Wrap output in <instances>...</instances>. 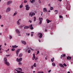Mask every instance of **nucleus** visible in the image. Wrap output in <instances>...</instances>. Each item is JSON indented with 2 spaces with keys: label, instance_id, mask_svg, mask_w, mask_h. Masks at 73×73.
Segmentation results:
<instances>
[{
  "label": "nucleus",
  "instance_id": "nucleus-1",
  "mask_svg": "<svg viewBox=\"0 0 73 73\" xmlns=\"http://www.w3.org/2000/svg\"><path fill=\"white\" fill-rule=\"evenodd\" d=\"M4 62L5 64L7 65V66H9V63L7 62V58L5 57L4 58Z\"/></svg>",
  "mask_w": 73,
  "mask_h": 73
},
{
  "label": "nucleus",
  "instance_id": "nucleus-2",
  "mask_svg": "<svg viewBox=\"0 0 73 73\" xmlns=\"http://www.w3.org/2000/svg\"><path fill=\"white\" fill-rule=\"evenodd\" d=\"M66 8V9L67 10H70V3H67V5Z\"/></svg>",
  "mask_w": 73,
  "mask_h": 73
},
{
  "label": "nucleus",
  "instance_id": "nucleus-3",
  "mask_svg": "<svg viewBox=\"0 0 73 73\" xmlns=\"http://www.w3.org/2000/svg\"><path fill=\"white\" fill-rule=\"evenodd\" d=\"M26 8V9L27 11H28L29 9V8H30V7H29V5H26L25 6Z\"/></svg>",
  "mask_w": 73,
  "mask_h": 73
},
{
  "label": "nucleus",
  "instance_id": "nucleus-4",
  "mask_svg": "<svg viewBox=\"0 0 73 73\" xmlns=\"http://www.w3.org/2000/svg\"><path fill=\"white\" fill-rule=\"evenodd\" d=\"M23 60V58H21L20 59H18V58H17V61L18 62H21V61H22Z\"/></svg>",
  "mask_w": 73,
  "mask_h": 73
},
{
  "label": "nucleus",
  "instance_id": "nucleus-5",
  "mask_svg": "<svg viewBox=\"0 0 73 73\" xmlns=\"http://www.w3.org/2000/svg\"><path fill=\"white\" fill-rule=\"evenodd\" d=\"M12 3L11 1H9L7 2V5H9L11 4Z\"/></svg>",
  "mask_w": 73,
  "mask_h": 73
},
{
  "label": "nucleus",
  "instance_id": "nucleus-6",
  "mask_svg": "<svg viewBox=\"0 0 73 73\" xmlns=\"http://www.w3.org/2000/svg\"><path fill=\"white\" fill-rule=\"evenodd\" d=\"M21 50V49H19L17 50V51L16 52V54H17V56H18V55L19 54V52H20V51Z\"/></svg>",
  "mask_w": 73,
  "mask_h": 73
},
{
  "label": "nucleus",
  "instance_id": "nucleus-7",
  "mask_svg": "<svg viewBox=\"0 0 73 73\" xmlns=\"http://www.w3.org/2000/svg\"><path fill=\"white\" fill-rule=\"evenodd\" d=\"M38 36H39L40 38H42V34L41 33H39L38 34Z\"/></svg>",
  "mask_w": 73,
  "mask_h": 73
},
{
  "label": "nucleus",
  "instance_id": "nucleus-8",
  "mask_svg": "<svg viewBox=\"0 0 73 73\" xmlns=\"http://www.w3.org/2000/svg\"><path fill=\"white\" fill-rule=\"evenodd\" d=\"M33 57H32V60H34L35 59V58H36V57H35V53H34L33 54Z\"/></svg>",
  "mask_w": 73,
  "mask_h": 73
},
{
  "label": "nucleus",
  "instance_id": "nucleus-9",
  "mask_svg": "<svg viewBox=\"0 0 73 73\" xmlns=\"http://www.w3.org/2000/svg\"><path fill=\"white\" fill-rule=\"evenodd\" d=\"M29 28V26H26L24 27V29H28V28Z\"/></svg>",
  "mask_w": 73,
  "mask_h": 73
},
{
  "label": "nucleus",
  "instance_id": "nucleus-10",
  "mask_svg": "<svg viewBox=\"0 0 73 73\" xmlns=\"http://www.w3.org/2000/svg\"><path fill=\"white\" fill-rule=\"evenodd\" d=\"M21 42L22 44H23L24 45H26L27 44V43H26V42L24 41H21Z\"/></svg>",
  "mask_w": 73,
  "mask_h": 73
},
{
  "label": "nucleus",
  "instance_id": "nucleus-11",
  "mask_svg": "<svg viewBox=\"0 0 73 73\" xmlns=\"http://www.w3.org/2000/svg\"><path fill=\"white\" fill-rule=\"evenodd\" d=\"M46 21L47 22V23H50V22H51V21L49 20L48 19H47Z\"/></svg>",
  "mask_w": 73,
  "mask_h": 73
},
{
  "label": "nucleus",
  "instance_id": "nucleus-12",
  "mask_svg": "<svg viewBox=\"0 0 73 73\" xmlns=\"http://www.w3.org/2000/svg\"><path fill=\"white\" fill-rule=\"evenodd\" d=\"M10 11L11 8H8L6 10L7 12H9V11Z\"/></svg>",
  "mask_w": 73,
  "mask_h": 73
},
{
  "label": "nucleus",
  "instance_id": "nucleus-13",
  "mask_svg": "<svg viewBox=\"0 0 73 73\" xmlns=\"http://www.w3.org/2000/svg\"><path fill=\"white\" fill-rule=\"evenodd\" d=\"M43 12H47V9L46 8H44L43 9Z\"/></svg>",
  "mask_w": 73,
  "mask_h": 73
},
{
  "label": "nucleus",
  "instance_id": "nucleus-14",
  "mask_svg": "<svg viewBox=\"0 0 73 73\" xmlns=\"http://www.w3.org/2000/svg\"><path fill=\"white\" fill-rule=\"evenodd\" d=\"M67 60H70L71 59V58H72V57L68 56V57H67Z\"/></svg>",
  "mask_w": 73,
  "mask_h": 73
},
{
  "label": "nucleus",
  "instance_id": "nucleus-15",
  "mask_svg": "<svg viewBox=\"0 0 73 73\" xmlns=\"http://www.w3.org/2000/svg\"><path fill=\"white\" fill-rule=\"evenodd\" d=\"M16 32H17L18 33H20V31L18 29L16 30Z\"/></svg>",
  "mask_w": 73,
  "mask_h": 73
},
{
  "label": "nucleus",
  "instance_id": "nucleus-16",
  "mask_svg": "<svg viewBox=\"0 0 73 73\" xmlns=\"http://www.w3.org/2000/svg\"><path fill=\"white\" fill-rule=\"evenodd\" d=\"M17 14V11H16L15 13L14 14L13 16H15V15H16Z\"/></svg>",
  "mask_w": 73,
  "mask_h": 73
},
{
  "label": "nucleus",
  "instance_id": "nucleus-17",
  "mask_svg": "<svg viewBox=\"0 0 73 73\" xmlns=\"http://www.w3.org/2000/svg\"><path fill=\"white\" fill-rule=\"evenodd\" d=\"M42 20H43V19H42V18H39V20L40 21H42Z\"/></svg>",
  "mask_w": 73,
  "mask_h": 73
},
{
  "label": "nucleus",
  "instance_id": "nucleus-18",
  "mask_svg": "<svg viewBox=\"0 0 73 73\" xmlns=\"http://www.w3.org/2000/svg\"><path fill=\"white\" fill-rule=\"evenodd\" d=\"M59 65L60 67H64V65H63L62 64L60 63Z\"/></svg>",
  "mask_w": 73,
  "mask_h": 73
},
{
  "label": "nucleus",
  "instance_id": "nucleus-19",
  "mask_svg": "<svg viewBox=\"0 0 73 73\" xmlns=\"http://www.w3.org/2000/svg\"><path fill=\"white\" fill-rule=\"evenodd\" d=\"M23 4L22 3L21 4L19 8H23Z\"/></svg>",
  "mask_w": 73,
  "mask_h": 73
},
{
  "label": "nucleus",
  "instance_id": "nucleus-20",
  "mask_svg": "<svg viewBox=\"0 0 73 73\" xmlns=\"http://www.w3.org/2000/svg\"><path fill=\"white\" fill-rule=\"evenodd\" d=\"M35 15V13H33L31 15V17H32L33 16Z\"/></svg>",
  "mask_w": 73,
  "mask_h": 73
},
{
  "label": "nucleus",
  "instance_id": "nucleus-21",
  "mask_svg": "<svg viewBox=\"0 0 73 73\" xmlns=\"http://www.w3.org/2000/svg\"><path fill=\"white\" fill-rule=\"evenodd\" d=\"M65 56V54H64L61 56V58H62V57H64Z\"/></svg>",
  "mask_w": 73,
  "mask_h": 73
},
{
  "label": "nucleus",
  "instance_id": "nucleus-22",
  "mask_svg": "<svg viewBox=\"0 0 73 73\" xmlns=\"http://www.w3.org/2000/svg\"><path fill=\"white\" fill-rule=\"evenodd\" d=\"M22 56H23V54L20 53L19 55V56L20 57H21Z\"/></svg>",
  "mask_w": 73,
  "mask_h": 73
},
{
  "label": "nucleus",
  "instance_id": "nucleus-23",
  "mask_svg": "<svg viewBox=\"0 0 73 73\" xmlns=\"http://www.w3.org/2000/svg\"><path fill=\"white\" fill-rule=\"evenodd\" d=\"M33 66H34V67H35V68H36V66H37L36 65V63H34Z\"/></svg>",
  "mask_w": 73,
  "mask_h": 73
},
{
  "label": "nucleus",
  "instance_id": "nucleus-24",
  "mask_svg": "<svg viewBox=\"0 0 73 73\" xmlns=\"http://www.w3.org/2000/svg\"><path fill=\"white\" fill-rule=\"evenodd\" d=\"M52 65L53 66H56V64H55V63H52Z\"/></svg>",
  "mask_w": 73,
  "mask_h": 73
},
{
  "label": "nucleus",
  "instance_id": "nucleus-25",
  "mask_svg": "<svg viewBox=\"0 0 73 73\" xmlns=\"http://www.w3.org/2000/svg\"><path fill=\"white\" fill-rule=\"evenodd\" d=\"M30 1H31V3H33L34 1H35V0H32L31 1L30 0Z\"/></svg>",
  "mask_w": 73,
  "mask_h": 73
},
{
  "label": "nucleus",
  "instance_id": "nucleus-26",
  "mask_svg": "<svg viewBox=\"0 0 73 73\" xmlns=\"http://www.w3.org/2000/svg\"><path fill=\"white\" fill-rule=\"evenodd\" d=\"M21 21V19L19 20V21L17 22V24L18 25H19V24H20V23H19V21Z\"/></svg>",
  "mask_w": 73,
  "mask_h": 73
},
{
  "label": "nucleus",
  "instance_id": "nucleus-27",
  "mask_svg": "<svg viewBox=\"0 0 73 73\" xmlns=\"http://www.w3.org/2000/svg\"><path fill=\"white\" fill-rule=\"evenodd\" d=\"M54 12H55V14H57L58 13V11L57 10H55Z\"/></svg>",
  "mask_w": 73,
  "mask_h": 73
},
{
  "label": "nucleus",
  "instance_id": "nucleus-28",
  "mask_svg": "<svg viewBox=\"0 0 73 73\" xmlns=\"http://www.w3.org/2000/svg\"><path fill=\"white\" fill-rule=\"evenodd\" d=\"M28 49H29V47H27L26 48L25 50L26 52H27V50H28Z\"/></svg>",
  "mask_w": 73,
  "mask_h": 73
},
{
  "label": "nucleus",
  "instance_id": "nucleus-29",
  "mask_svg": "<svg viewBox=\"0 0 73 73\" xmlns=\"http://www.w3.org/2000/svg\"><path fill=\"white\" fill-rule=\"evenodd\" d=\"M34 33H33V32H31V36H33V34Z\"/></svg>",
  "mask_w": 73,
  "mask_h": 73
},
{
  "label": "nucleus",
  "instance_id": "nucleus-30",
  "mask_svg": "<svg viewBox=\"0 0 73 73\" xmlns=\"http://www.w3.org/2000/svg\"><path fill=\"white\" fill-rule=\"evenodd\" d=\"M38 73H44V72L43 71H41V72L38 71Z\"/></svg>",
  "mask_w": 73,
  "mask_h": 73
},
{
  "label": "nucleus",
  "instance_id": "nucleus-31",
  "mask_svg": "<svg viewBox=\"0 0 73 73\" xmlns=\"http://www.w3.org/2000/svg\"><path fill=\"white\" fill-rule=\"evenodd\" d=\"M23 27V26L22 25H21L19 26V28H22V27Z\"/></svg>",
  "mask_w": 73,
  "mask_h": 73
},
{
  "label": "nucleus",
  "instance_id": "nucleus-32",
  "mask_svg": "<svg viewBox=\"0 0 73 73\" xmlns=\"http://www.w3.org/2000/svg\"><path fill=\"white\" fill-rule=\"evenodd\" d=\"M51 61L52 62H53V61H54V58L51 59Z\"/></svg>",
  "mask_w": 73,
  "mask_h": 73
},
{
  "label": "nucleus",
  "instance_id": "nucleus-33",
  "mask_svg": "<svg viewBox=\"0 0 73 73\" xmlns=\"http://www.w3.org/2000/svg\"><path fill=\"white\" fill-rule=\"evenodd\" d=\"M36 17H34V21H36Z\"/></svg>",
  "mask_w": 73,
  "mask_h": 73
},
{
  "label": "nucleus",
  "instance_id": "nucleus-34",
  "mask_svg": "<svg viewBox=\"0 0 73 73\" xmlns=\"http://www.w3.org/2000/svg\"><path fill=\"white\" fill-rule=\"evenodd\" d=\"M28 52L29 53H31V50H29L28 51Z\"/></svg>",
  "mask_w": 73,
  "mask_h": 73
},
{
  "label": "nucleus",
  "instance_id": "nucleus-35",
  "mask_svg": "<svg viewBox=\"0 0 73 73\" xmlns=\"http://www.w3.org/2000/svg\"><path fill=\"white\" fill-rule=\"evenodd\" d=\"M59 17L60 18V19H61V18H63V17H62V16L61 15H60Z\"/></svg>",
  "mask_w": 73,
  "mask_h": 73
},
{
  "label": "nucleus",
  "instance_id": "nucleus-36",
  "mask_svg": "<svg viewBox=\"0 0 73 73\" xmlns=\"http://www.w3.org/2000/svg\"><path fill=\"white\" fill-rule=\"evenodd\" d=\"M24 3H27V1L26 0H25L24 1Z\"/></svg>",
  "mask_w": 73,
  "mask_h": 73
},
{
  "label": "nucleus",
  "instance_id": "nucleus-37",
  "mask_svg": "<svg viewBox=\"0 0 73 73\" xmlns=\"http://www.w3.org/2000/svg\"><path fill=\"white\" fill-rule=\"evenodd\" d=\"M11 38H12V36L11 35H10V39L11 40Z\"/></svg>",
  "mask_w": 73,
  "mask_h": 73
},
{
  "label": "nucleus",
  "instance_id": "nucleus-38",
  "mask_svg": "<svg viewBox=\"0 0 73 73\" xmlns=\"http://www.w3.org/2000/svg\"><path fill=\"white\" fill-rule=\"evenodd\" d=\"M50 10H53V7H50Z\"/></svg>",
  "mask_w": 73,
  "mask_h": 73
},
{
  "label": "nucleus",
  "instance_id": "nucleus-39",
  "mask_svg": "<svg viewBox=\"0 0 73 73\" xmlns=\"http://www.w3.org/2000/svg\"><path fill=\"white\" fill-rule=\"evenodd\" d=\"M39 24H42V21H40V22L39 23Z\"/></svg>",
  "mask_w": 73,
  "mask_h": 73
},
{
  "label": "nucleus",
  "instance_id": "nucleus-40",
  "mask_svg": "<svg viewBox=\"0 0 73 73\" xmlns=\"http://www.w3.org/2000/svg\"><path fill=\"white\" fill-rule=\"evenodd\" d=\"M30 28L31 29V30H32L33 29V27H30Z\"/></svg>",
  "mask_w": 73,
  "mask_h": 73
},
{
  "label": "nucleus",
  "instance_id": "nucleus-41",
  "mask_svg": "<svg viewBox=\"0 0 73 73\" xmlns=\"http://www.w3.org/2000/svg\"><path fill=\"white\" fill-rule=\"evenodd\" d=\"M32 12L30 13H29V15L30 16H31V15H32Z\"/></svg>",
  "mask_w": 73,
  "mask_h": 73
},
{
  "label": "nucleus",
  "instance_id": "nucleus-42",
  "mask_svg": "<svg viewBox=\"0 0 73 73\" xmlns=\"http://www.w3.org/2000/svg\"><path fill=\"white\" fill-rule=\"evenodd\" d=\"M15 50V49L14 48H13L12 49V51H14Z\"/></svg>",
  "mask_w": 73,
  "mask_h": 73
},
{
  "label": "nucleus",
  "instance_id": "nucleus-43",
  "mask_svg": "<svg viewBox=\"0 0 73 73\" xmlns=\"http://www.w3.org/2000/svg\"><path fill=\"white\" fill-rule=\"evenodd\" d=\"M63 65H64L65 66H66V64L65 63H64Z\"/></svg>",
  "mask_w": 73,
  "mask_h": 73
},
{
  "label": "nucleus",
  "instance_id": "nucleus-44",
  "mask_svg": "<svg viewBox=\"0 0 73 73\" xmlns=\"http://www.w3.org/2000/svg\"><path fill=\"white\" fill-rule=\"evenodd\" d=\"M31 68L32 69H33V66H31Z\"/></svg>",
  "mask_w": 73,
  "mask_h": 73
},
{
  "label": "nucleus",
  "instance_id": "nucleus-45",
  "mask_svg": "<svg viewBox=\"0 0 73 73\" xmlns=\"http://www.w3.org/2000/svg\"><path fill=\"white\" fill-rule=\"evenodd\" d=\"M14 46L15 48H17L18 47V46H17L16 45H14Z\"/></svg>",
  "mask_w": 73,
  "mask_h": 73
},
{
  "label": "nucleus",
  "instance_id": "nucleus-46",
  "mask_svg": "<svg viewBox=\"0 0 73 73\" xmlns=\"http://www.w3.org/2000/svg\"><path fill=\"white\" fill-rule=\"evenodd\" d=\"M26 35H27V36H29V34L28 33H26Z\"/></svg>",
  "mask_w": 73,
  "mask_h": 73
},
{
  "label": "nucleus",
  "instance_id": "nucleus-47",
  "mask_svg": "<svg viewBox=\"0 0 73 73\" xmlns=\"http://www.w3.org/2000/svg\"><path fill=\"white\" fill-rule=\"evenodd\" d=\"M40 53V52H39V51H38L37 52V54H38V53Z\"/></svg>",
  "mask_w": 73,
  "mask_h": 73
},
{
  "label": "nucleus",
  "instance_id": "nucleus-48",
  "mask_svg": "<svg viewBox=\"0 0 73 73\" xmlns=\"http://www.w3.org/2000/svg\"><path fill=\"white\" fill-rule=\"evenodd\" d=\"M29 22H30V23H32V21H31L30 20H29Z\"/></svg>",
  "mask_w": 73,
  "mask_h": 73
},
{
  "label": "nucleus",
  "instance_id": "nucleus-49",
  "mask_svg": "<svg viewBox=\"0 0 73 73\" xmlns=\"http://www.w3.org/2000/svg\"><path fill=\"white\" fill-rule=\"evenodd\" d=\"M37 59H38V58H37V57H36L35 58V60H37Z\"/></svg>",
  "mask_w": 73,
  "mask_h": 73
},
{
  "label": "nucleus",
  "instance_id": "nucleus-50",
  "mask_svg": "<svg viewBox=\"0 0 73 73\" xmlns=\"http://www.w3.org/2000/svg\"><path fill=\"white\" fill-rule=\"evenodd\" d=\"M1 17H2V16L1 15H0V19H1Z\"/></svg>",
  "mask_w": 73,
  "mask_h": 73
},
{
  "label": "nucleus",
  "instance_id": "nucleus-51",
  "mask_svg": "<svg viewBox=\"0 0 73 73\" xmlns=\"http://www.w3.org/2000/svg\"><path fill=\"white\" fill-rule=\"evenodd\" d=\"M19 65H21V62H19Z\"/></svg>",
  "mask_w": 73,
  "mask_h": 73
},
{
  "label": "nucleus",
  "instance_id": "nucleus-52",
  "mask_svg": "<svg viewBox=\"0 0 73 73\" xmlns=\"http://www.w3.org/2000/svg\"><path fill=\"white\" fill-rule=\"evenodd\" d=\"M6 56H7V57H8L9 56H10V55H6Z\"/></svg>",
  "mask_w": 73,
  "mask_h": 73
},
{
  "label": "nucleus",
  "instance_id": "nucleus-53",
  "mask_svg": "<svg viewBox=\"0 0 73 73\" xmlns=\"http://www.w3.org/2000/svg\"><path fill=\"white\" fill-rule=\"evenodd\" d=\"M32 27V25H31V26H30V28Z\"/></svg>",
  "mask_w": 73,
  "mask_h": 73
},
{
  "label": "nucleus",
  "instance_id": "nucleus-54",
  "mask_svg": "<svg viewBox=\"0 0 73 73\" xmlns=\"http://www.w3.org/2000/svg\"><path fill=\"white\" fill-rule=\"evenodd\" d=\"M50 72H51V70H50L48 71V72H49V73H50Z\"/></svg>",
  "mask_w": 73,
  "mask_h": 73
},
{
  "label": "nucleus",
  "instance_id": "nucleus-55",
  "mask_svg": "<svg viewBox=\"0 0 73 73\" xmlns=\"http://www.w3.org/2000/svg\"><path fill=\"white\" fill-rule=\"evenodd\" d=\"M4 45H5V46H6V45H7V44H6V43H5L4 44Z\"/></svg>",
  "mask_w": 73,
  "mask_h": 73
},
{
  "label": "nucleus",
  "instance_id": "nucleus-56",
  "mask_svg": "<svg viewBox=\"0 0 73 73\" xmlns=\"http://www.w3.org/2000/svg\"><path fill=\"white\" fill-rule=\"evenodd\" d=\"M12 48H15V46H12Z\"/></svg>",
  "mask_w": 73,
  "mask_h": 73
},
{
  "label": "nucleus",
  "instance_id": "nucleus-57",
  "mask_svg": "<svg viewBox=\"0 0 73 73\" xmlns=\"http://www.w3.org/2000/svg\"><path fill=\"white\" fill-rule=\"evenodd\" d=\"M45 32H47V30L45 29Z\"/></svg>",
  "mask_w": 73,
  "mask_h": 73
},
{
  "label": "nucleus",
  "instance_id": "nucleus-58",
  "mask_svg": "<svg viewBox=\"0 0 73 73\" xmlns=\"http://www.w3.org/2000/svg\"><path fill=\"white\" fill-rule=\"evenodd\" d=\"M38 41H39V42H41V41H40V39L38 40Z\"/></svg>",
  "mask_w": 73,
  "mask_h": 73
},
{
  "label": "nucleus",
  "instance_id": "nucleus-59",
  "mask_svg": "<svg viewBox=\"0 0 73 73\" xmlns=\"http://www.w3.org/2000/svg\"><path fill=\"white\" fill-rule=\"evenodd\" d=\"M1 26L2 27H3V25H1Z\"/></svg>",
  "mask_w": 73,
  "mask_h": 73
},
{
  "label": "nucleus",
  "instance_id": "nucleus-60",
  "mask_svg": "<svg viewBox=\"0 0 73 73\" xmlns=\"http://www.w3.org/2000/svg\"><path fill=\"white\" fill-rule=\"evenodd\" d=\"M42 13H42V12H41V16H42Z\"/></svg>",
  "mask_w": 73,
  "mask_h": 73
},
{
  "label": "nucleus",
  "instance_id": "nucleus-61",
  "mask_svg": "<svg viewBox=\"0 0 73 73\" xmlns=\"http://www.w3.org/2000/svg\"><path fill=\"white\" fill-rule=\"evenodd\" d=\"M48 6H50V4H48Z\"/></svg>",
  "mask_w": 73,
  "mask_h": 73
},
{
  "label": "nucleus",
  "instance_id": "nucleus-62",
  "mask_svg": "<svg viewBox=\"0 0 73 73\" xmlns=\"http://www.w3.org/2000/svg\"><path fill=\"white\" fill-rule=\"evenodd\" d=\"M39 1V3H41V1Z\"/></svg>",
  "mask_w": 73,
  "mask_h": 73
},
{
  "label": "nucleus",
  "instance_id": "nucleus-63",
  "mask_svg": "<svg viewBox=\"0 0 73 73\" xmlns=\"http://www.w3.org/2000/svg\"><path fill=\"white\" fill-rule=\"evenodd\" d=\"M9 49H7V51H9Z\"/></svg>",
  "mask_w": 73,
  "mask_h": 73
},
{
  "label": "nucleus",
  "instance_id": "nucleus-64",
  "mask_svg": "<svg viewBox=\"0 0 73 73\" xmlns=\"http://www.w3.org/2000/svg\"><path fill=\"white\" fill-rule=\"evenodd\" d=\"M68 73H70V72L69 71L68 72Z\"/></svg>",
  "mask_w": 73,
  "mask_h": 73
}]
</instances>
